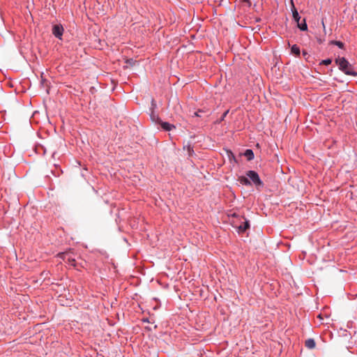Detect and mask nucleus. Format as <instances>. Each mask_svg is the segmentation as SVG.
Instances as JSON below:
<instances>
[{
  "mask_svg": "<svg viewBox=\"0 0 357 357\" xmlns=\"http://www.w3.org/2000/svg\"><path fill=\"white\" fill-rule=\"evenodd\" d=\"M317 40H318V43H319V44H321V43H323V40H321V39H318Z\"/></svg>",
  "mask_w": 357,
  "mask_h": 357,
  "instance_id": "obj_22",
  "label": "nucleus"
},
{
  "mask_svg": "<svg viewBox=\"0 0 357 357\" xmlns=\"http://www.w3.org/2000/svg\"><path fill=\"white\" fill-rule=\"evenodd\" d=\"M151 107H152V108H151L152 111L150 114L151 119L152 120V121L155 122L156 124H159L162 120L160 119V117L158 116V114H155V112L153 111V108L155 107H156V103L153 99H152V101H151Z\"/></svg>",
  "mask_w": 357,
  "mask_h": 357,
  "instance_id": "obj_4",
  "label": "nucleus"
},
{
  "mask_svg": "<svg viewBox=\"0 0 357 357\" xmlns=\"http://www.w3.org/2000/svg\"><path fill=\"white\" fill-rule=\"evenodd\" d=\"M291 4V10L292 13L293 20L296 22V24L301 20V16L294 6V3L293 0H290Z\"/></svg>",
  "mask_w": 357,
  "mask_h": 357,
  "instance_id": "obj_5",
  "label": "nucleus"
},
{
  "mask_svg": "<svg viewBox=\"0 0 357 357\" xmlns=\"http://www.w3.org/2000/svg\"><path fill=\"white\" fill-rule=\"evenodd\" d=\"M229 113V110H227L225 111L222 115L221 116V117L220 118V119L218 121V123H220L222 122V121H224L225 118L227 116V114Z\"/></svg>",
  "mask_w": 357,
  "mask_h": 357,
  "instance_id": "obj_15",
  "label": "nucleus"
},
{
  "mask_svg": "<svg viewBox=\"0 0 357 357\" xmlns=\"http://www.w3.org/2000/svg\"><path fill=\"white\" fill-rule=\"evenodd\" d=\"M305 347L308 349H314L316 346V343L314 339L309 338L305 341Z\"/></svg>",
  "mask_w": 357,
  "mask_h": 357,
  "instance_id": "obj_10",
  "label": "nucleus"
},
{
  "mask_svg": "<svg viewBox=\"0 0 357 357\" xmlns=\"http://www.w3.org/2000/svg\"><path fill=\"white\" fill-rule=\"evenodd\" d=\"M332 63L331 59H324L320 62V65L328 66Z\"/></svg>",
  "mask_w": 357,
  "mask_h": 357,
  "instance_id": "obj_14",
  "label": "nucleus"
},
{
  "mask_svg": "<svg viewBox=\"0 0 357 357\" xmlns=\"http://www.w3.org/2000/svg\"><path fill=\"white\" fill-rule=\"evenodd\" d=\"M63 27L61 24H56L52 26V34L58 39L61 40L63 34Z\"/></svg>",
  "mask_w": 357,
  "mask_h": 357,
  "instance_id": "obj_3",
  "label": "nucleus"
},
{
  "mask_svg": "<svg viewBox=\"0 0 357 357\" xmlns=\"http://www.w3.org/2000/svg\"><path fill=\"white\" fill-rule=\"evenodd\" d=\"M339 69L347 75V72H352V65L344 58L339 57L335 60Z\"/></svg>",
  "mask_w": 357,
  "mask_h": 357,
  "instance_id": "obj_2",
  "label": "nucleus"
},
{
  "mask_svg": "<svg viewBox=\"0 0 357 357\" xmlns=\"http://www.w3.org/2000/svg\"><path fill=\"white\" fill-rule=\"evenodd\" d=\"M159 125H160L161 128L165 131H170L175 128V126L173 124H171L168 122H164L162 121H161Z\"/></svg>",
  "mask_w": 357,
  "mask_h": 357,
  "instance_id": "obj_7",
  "label": "nucleus"
},
{
  "mask_svg": "<svg viewBox=\"0 0 357 357\" xmlns=\"http://www.w3.org/2000/svg\"><path fill=\"white\" fill-rule=\"evenodd\" d=\"M331 44L337 46L340 49H344V44L340 40H331Z\"/></svg>",
  "mask_w": 357,
  "mask_h": 357,
  "instance_id": "obj_13",
  "label": "nucleus"
},
{
  "mask_svg": "<svg viewBox=\"0 0 357 357\" xmlns=\"http://www.w3.org/2000/svg\"><path fill=\"white\" fill-rule=\"evenodd\" d=\"M297 27L302 31H307V24L305 19H303L302 21L300 20L297 23Z\"/></svg>",
  "mask_w": 357,
  "mask_h": 357,
  "instance_id": "obj_9",
  "label": "nucleus"
},
{
  "mask_svg": "<svg viewBox=\"0 0 357 357\" xmlns=\"http://www.w3.org/2000/svg\"><path fill=\"white\" fill-rule=\"evenodd\" d=\"M244 155L247 158L248 160H252L255 157L252 149H246L244 152Z\"/></svg>",
  "mask_w": 357,
  "mask_h": 357,
  "instance_id": "obj_12",
  "label": "nucleus"
},
{
  "mask_svg": "<svg viewBox=\"0 0 357 357\" xmlns=\"http://www.w3.org/2000/svg\"><path fill=\"white\" fill-rule=\"evenodd\" d=\"M201 112H202V111L201 109H199L197 112H195L194 113V116H201L200 114H199V113H201Z\"/></svg>",
  "mask_w": 357,
  "mask_h": 357,
  "instance_id": "obj_18",
  "label": "nucleus"
},
{
  "mask_svg": "<svg viewBox=\"0 0 357 357\" xmlns=\"http://www.w3.org/2000/svg\"><path fill=\"white\" fill-rule=\"evenodd\" d=\"M291 52L297 56L301 54L300 47L297 45H293L291 47Z\"/></svg>",
  "mask_w": 357,
  "mask_h": 357,
  "instance_id": "obj_11",
  "label": "nucleus"
},
{
  "mask_svg": "<svg viewBox=\"0 0 357 357\" xmlns=\"http://www.w3.org/2000/svg\"><path fill=\"white\" fill-rule=\"evenodd\" d=\"M321 24H322V26H323L324 31V32H326V26H325V24H324V20H322V21H321Z\"/></svg>",
  "mask_w": 357,
  "mask_h": 357,
  "instance_id": "obj_19",
  "label": "nucleus"
},
{
  "mask_svg": "<svg viewBox=\"0 0 357 357\" xmlns=\"http://www.w3.org/2000/svg\"><path fill=\"white\" fill-rule=\"evenodd\" d=\"M303 55L305 56L306 55H307V52L305 50L303 51Z\"/></svg>",
  "mask_w": 357,
  "mask_h": 357,
  "instance_id": "obj_21",
  "label": "nucleus"
},
{
  "mask_svg": "<svg viewBox=\"0 0 357 357\" xmlns=\"http://www.w3.org/2000/svg\"><path fill=\"white\" fill-rule=\"evenodd\" d=\"M347 75H352V76H357V72L352 71V72H347Z\"/></svg>",
  "mask_w": 357,
  "mask_h": 357,
  "instance_id": "obj_16",
  "label": "nucleus"
},
{
  "mask_svg": "<svg viewBox=\"0 0 357 357\" xmlns=\"http://www.w3.org/2000/svg\"><path fill=\"white\" fill-rule=\"evenodd\" d=\"M250 221L245 220V222L237 227V231L238 234L245 232L248 229L250 228Z\"/></svg>",
  "mask_w": 357,
  "mask_h": 357,
  "instance_id": "obj_6",
  "label": "nucleus"
},
{
  "mask_svg": "<svg viewBox=\"0 0 357 357\" xmlns=\"http://www.w3.org/2000/svg\"><path fill=\"white\" fill-rule=\"evenodd\" d=\"M68 260L69 261V263H70V265L75 266V259H70V258H68Z\"/></svg>",
  "mask_w": 357,
  "mask_h": 357,
  "instance_id": "obj_17",
  "label": "nucleus"
},
{
  "mask_svg": "<svg viewBox=\"0 0 357 357\" xmlns=\"http://www.w3.org/2000/svg\"><path fill=\"white\" fill-rule=\"evenodd\" d=\"M238 181L243 185H245V186H250V185H252V183H251V181H250V179L248 178V177L247 176H240L238 178Z\"/></svg>",
  "mask_w": 357,
  "mask_h": 357,
  "instance_id": "obj_8",
  "label": "nucleus"
},
{
  "mask_svg": "<svg viewBox=\"0 0 357 357\" xmlns=\"http://www.w3.org/2000/svg\"><path fill=\"white\" fill-rule=\"evenodd\" d=\"M245 174L251 181L252 185H255L257 188L264 187V182L261 181L257 172L254 170H249Z\"/></svg>",
  "mask_w": 357,
  "mask_h": 357,
  "instance_id": "obj_1",
  "label": "nucleus"
},
{
  "mask_svg": "<svg viewBox=\"0 0 357 357\" xmlns=\"http://www.w3.org/2000/svg\"><path fill=\"white\" fill-rule=\"evenodd\" d=\"M142 321H143V322H149V319H148V318H144V319H142Z\"/></svg>",
  "mask_w": 357,
  "mask_h": 357,
  "instance_id": "obj_20",
  "label": "nucleus"
}]
</instances>
